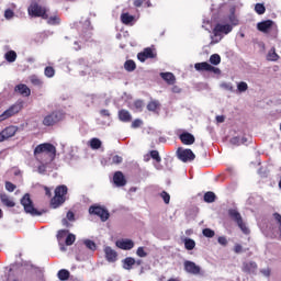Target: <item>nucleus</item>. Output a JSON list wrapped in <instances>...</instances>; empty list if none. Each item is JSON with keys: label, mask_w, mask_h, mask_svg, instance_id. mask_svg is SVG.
Listing matches in <instances>:
<instances>
[{"label": "nucleus", "mask_w": 281, "mask_h": 281, "mask_svg": "<svg viewBox=\"0 0 281 281\" xmlns=\"http://www.w3.org/2000/svg\"><path fill=\"white\" fill-rule=\"evenodd\" d=\"M157 106H159V103L157 101H151L147 104V109L149 111H157Z\"/></svg>", "instance_id": "obj_53"}, {"label": "nucleus", "mask_w": 281, "mask_h": 281, "mask_svg": "<svg viewBox=\"0 0 281 281\" xmlns=\"http://www.w3.org/2000/svg\"><path fill=\"white\" fill-rule=\"evenodd\" d=\"M46 20L48 25H60V18H58V15L47 18Z\"/></svg>", "instance_id": "obj_41"}, {"label": "nucleus", "mask_w": 281, "mask_h": 281, "mask_svg": "<svg viewBox=\"0 0 281 281\" xmlns=\"http://www.w3.org/2000/svg\"><path fill=\"white\" fill-rule=\"evenodd\" d=\"M74 243H76V235L68 234L66 236L65 245H67V247H70V245H74Z\"/></svg>", "instance_id": "obj_43"}, {"label": "nucleus", "mask_w": 281, "mask_h": 281, "mask_svg": "<svg viewBox=\"0 0 281 281\" xmlns=\"http://www.w3.org/2000/svg\"><path fill=\"white\" fill-rule=\"evenodd\" d=\"M69 276H70V273H69V270H67V269H61L57 273L58 279L61 281L69 280Z\"/></svg>", "instance_id": "obj_34"}, {"label": "nucleus", "mask_w": 281, "mask_h": 281, "mask_svg": "<svg viewBox=\"0 0 281 281\" xmlns=\"http://www.w3.org/2000/svg\"><path fill=\"white\" fill-rule=\"evenodd\" d=\"M205 203H214L216 201V194L212 191H209L204 194Z\"/></svg>", "instance_id": "obj_35"}, {"label": "nucleus", "mask_w": 281, "mask_h": 281, "mask_svg": "<svg viewBox=\"0 0 281 281\" xmlns=\"http://www.w3.org/2000/svg\"><path fill=\"white\" fill-rule=\"evenodd\" d=\"M257 30L263 34H269V32H274V34H278V25H276L273 20H266L257 23Z\"/></svg>", "instance_id": "obj_8"}, {"label": "nucleus", "mask_w": 281, "mask_h": 281, "mask_svg": "<svg viewBox=\"0 0 281 281\" xmlns=\"http://www.w3.org/2000/svg\"><path fill=\"white\" fill-rule=\"evenodd\" d=\"M89 214H93L94 216H99L103 223L109 221V211L102 206L92 205L89 207Z\"/></svg>", "instance_id": "obj_11"}, {"label": "nucleus", "mask_w": 281, "mask_h": 281, "mask_svg": "<svg viewBox=\"0 0 281 281\" xmlns=\"http://www.w3.org/2000/svg\"><path fill=\"white\" fill-rule=\"evenodd\" d=\"M63 120H65V112L63 110H55L44 116L42 124L44 126H56Z\"/></svg>", "instance_id": "obj_2"}, {"label": "nucleus", "mask_w": 281, "mask_h": 281, "mask_svg": "<svg viewBox=\"0 0 281 281\" xmlns=\"http://www.w3.org/2000/svg\"><path fill=\"white\" fill-rule=\"evenodd\" d=\"M255 12H257V14H265V12H267V8H265V4L262 3H257L255 5Z\"/></svg>", "instance_id": "obj_46"}, {"label": "nucleus", "mask_w": 281, "mask_h": 281, "mask_svg": "<svg viewBox=\"0 0 281 281\" xmlns=\"http://www.w3.org/2000/svg\"><path fill=\"white\" fill-rule=\"evenodd\" d=\"M34 157L41 164H52L56 159V146L52 143L40 144L34 149Z\"/></svg>", "instance_id": "obj_1"}, {"label": "nucleus", "mask_w": 281, "mask_h": 281, "mask_svg": "<svg viewBox=\"0 0 281 281\" xmlns=\"http://www.w3.org/2000/svg\"><path fill=\"white\" fill-rule=\"evenodd\" d=\"M22 109H23V101H16L9 109H7L3 112V114H0V122H3L4 120H8L10 117H13V115H16V113H19Z\"/></svg>", "instance_id": "obj_7"}, {"label": "nucleus", "mask_w": 281, "mask_h": 281, "mask_svg": "<svg viewBox=\"0 0 281 281\" xmlns=\"http://www.w3.org/2000/svg\"><path fill=\"white\" fill-rule=\"evenodd\" d=\"M21 205L24 209V212L26 214H30L31 216H41L43 213L36 207H34V202H32V199L30 198L29 193H25L23 198L20 201Z\"/></svg>", "instance_id": "obj_4"}, {"label": "nucleus", "mask_w": 281, "mask_h": 281, "mask_svg": "<svg viewBox=\"0 0 281 281\" xmlns=\"http://www.w3.org/2000/svg\"><path fill=\"white\" fill-rule=\"evenodd\" d=\"M134 106H135V109H137V111H142V108L144 106V102H142L139 100L135 101Z\"/></svg>", "instance_id": "obj_59"}, {"label": "nucleus", "mask_w": 281, "mask_h": 281, "mask_svg": "<svg viewBox=\"0 0 281 281\" xmlns=\"http://www.w3.org/2000/svg\"><path fill=\"white\" fill-rule=\"evenodd\" d=\"M196 71H212L213 74H221V69L210 65L207 61L196 63L194 65Z\"/></svg>", "instance_id": "obj_12"}, {"label": "nucleus", "mask_w": 281, "mask_h": 281, "mask_svg": "<svg viewBox=\"0 0 281 281\" xmlns=\"http://www.w3.org/2000/svg\"><path fill=\"white\" fill-rule=\"evenodd\" d=\"M105 260L108 262H117V251H115L113 248L110 246H105L103 248Z\"/></svg>", "instance_id": "obj_16"}, {"label": "nucleus", "mask_w": 281, "mask_h": 281, "mask_svg": "<svg viewBox=\"0 0 281 281\" xmlns=\"http://www.w3.org/2000/svg\"><path fill=\"white\" fill-rule=\"evenodd\" d=\"M83 245H86L87 249H90V251H95V249H98V246L95 245V241L90 240V239H86L83 241Z\"/></svg>", "instance_id": "obj_40"}, {"label": "nucleus", "mask_w": 281, "mask_h": 281, "mask_svg": "<svg viewBox=\"0 0 281 281\" xmlns=\"http://www.w3.org/2000/svg\"><path fill=\"white\" fill-rule=\"evenodd\" d=\"M210 63L211 65H221V55L218 54L211 55Z\"/></svg>", "instance_id": "obj_42"}, {"label": "nucleus", "mask_w": 281, "mask_h": 281, "mask_svg": "<svg viewBox=\"0 0 281 281\" xmlns=\"http://www.w3.org/2000/svg\"><path fill=\"white\" fill-rule=\"evenodd\" d=\"M142 124H144V123L142 122V120L136 119V120H134V121L132 122V128H139V126H142Z\"/></svg>", "instance_id": "obj_54"}, {"label": "nucleus", "mask_w": 281, "mask_h": 281, "mask_svg": "<svg viewBox=\"0 0 281 281\" xmlns=\"http://www.w3.org/2000/svg\"><path fill=\"white\" fill-rule=\"evenodd\" d=\"M150 157L151 159H155V161H157L158 164L161 161V156H159V151L157 150H151Z\"/></svg>", "instance_id": "obj_49"}, {"label": "nucleus", "mask_w": 281, "mask_h": 281, "mask_svg": "<svg viewBox=\"0 0 281 281\" xmlns=\"http://www.w3.org/2000/svg\"><path fill=\"white\" fill-rule=\"evenodd\" d=\"M228 216L234 221V223L237 224L239 229H241L243 234H249V228L247 227V224L243 222V215H240V212L236 209L228 210Z\"/></svg>", "instance_id": "obj_6"}, {"label": "nucleus", "mask_w": 281, "mask_h": 281, "mask_svg": "<svg viewBox=\"0 0 281 281\" xmlns=\"http://www.w3.org/2000/svg\"><path fill=\"white\" fill-rule=\"evenodd\" d=\"M89 146L90 148H92V150H100V148H102V140H100V138H91L89 142Z\"/></svg>", "instance_id": "obj_29"}, {"label": "nucleus", "mask_w": 281, "mask_h": 281, "mask_svg": "<svg viewBox=\"0 0 281 281\" xmlns=\"http://www.w3.org/2000/svg\"><path fill=\"white\" fill-rule=\"evenodd\" d=\"M115 245L119 249H123V251H131L135 247V241L133 239H119Z\"/></svg>", "instance_id": "obj_15"}, {"label": "nucleus", "mask_w": 281, "mask_h": 281, "mask_svg": "<svg viewBox=\"0 0 281 281\" xmlns=\"http://www.w3.org/2000/svg\"><path fill=\"white\" fill-rule=\"evenodd\" d=\"M19 131L18 126L14 125H10L8 127H5L4 130H2L0 133L2 134V136L5 139H10V137H14V135H16V132Z\"/></svg>", "instance_id": "obj_18"}, {"label": "nucleus", "mask_w": 281, "mask_h": 281, "mask_svg": "<svg viewBox=\"0 0 281 281\" xmlns=\"http://www.w3.org/2000/svg\"><path fill=\"white\" fill-rule=\"evenodd\" d=\"M216 122H217L218 124H223V122H225V116H224V115H217V116H216Z\"/></svg>", "instance_id": "obj_64"}, {"label": "nucleus", "mask_w": 281, "mask_h": 281, "mask_svg": "<svg viewBox=\"0 0 281 281\" xmlns=\"http://www.w3.org/2000/svg\"><path fill=\"white\" fill-rule=\"evenodd\" d=\"M4 58L7 63H14L16 60V52L9 50L4 54Z\"/></svg>", "instance_id": "obj_33"}, {"label": "nucleus", "mask_w": 281, "mask_h": 281, "mask_svg": "<svg viewBox=\"0 0 281 281\" xmlns=\"http://www.w3.org/2000/svg\"><path fill=\"white\" fill-rule=\"evenodd\" d=\"M125 71H135L137 69V65L133 61V59H128L124 64Z\"/></svg>", "instance_id": "obj_32"}, {"label": "nucleus", "mask_w": 281, "mask_h": 281, "mask_svg": "<svg viewBox=\"0 0 281 281\" xmlns=\"http://www.w3.org/2000/svg\"><path fill=\"white\" fill-rule=\"evenodd\" d=\"M231 144H233V146H240L243 144H247V137L235 136V137L231 138Z\"/></svg>", "instance_id": "obj_30"}, {"label": "nucleus", "mask_w": 281, "mask_h": 281, "mask_svg": "<svg viewBox=\"0 0 281 281\" xmlns=\"http://www.w3.org/2000/svg\"><path fill=\"white\" fill-rule=\"evenodd\" d=\"M260 273H262V276H265L266 278H269V276H271V270L269 268L261 269Z\"/></svg>", "instance_id": "obj_60"}, {"label": "nucleus", "mask_w": 281, "mask_h": 281, "mask_svg": "<svg viewBox=\"0 0 281 281\" xmlns=\"http://www.w3.org/2000/svg\"><path fill=\"white\" fill-rule=\"evenodd\" d=\"M5 190L8 192H14V190H16V186L10 181L5 182Z\"/></svg>", "instance_id": "obj_52"}, {"label": "nucleus", "mask_w": 281, "mask_h": 281, "mask_svg": "<svg viewBox=\"0 0 281 281\" xmlns=\"http://www.w3.org/2000/svg\"><path fill=\"white\" fill-rule=\"evenodd\" d=\"M123 269L126 271H131L133 269V266L135 265V258L133 257H127L122 260Z\"/></svg>", "instance_id": "obj_25"}, {"label": "nucleus", "mask_w": 281, "mask_h": 281, "mask_svg": "<svg viewBox=\"0 0 281 281\" xmlns=\"http://www.w3.org/2000/svg\"><path fill=\"white\" fill-rule=\"evenodd\" d=\"M160 77L167 85H175V82H177V78L172 72H160Z\"/></svg>", "instance_id": "obj_23"}, {"label": "nucleus", "mask_w": 281, "mask_h": 281, "mask_svg": "<svg viewBox=\"0 0 281 281\" xmlns=\"http://www.w3.org/2000/svg\"><path fill=\"white\" fill-rule=\"evenodd\" d=\"M67 186L61 184L55 189V196L50 200V205L54 210L60 207L65 203V194H67Z\"/></svg>", "instance_id": "obj_3"}, {"label": "nucleus", "mask_w": 281, "mask_h": 281, "mask_svg": "<svg viewBox=\"0 0 281 281\" xmlns=\"http://www.w3.org/2000/svg\"><path fill=\"white\" fill-rule=\"evenodd\" d=\"M202 234L205 236V238H214V236H216V233L212 231V228H204Z\"/></svg>", "instance_id": "obj_45"}, {"label": "nucleus", "mask_w": 281, "mask_h": 281, "mask_svg": "<svg viewBox=\"0 0 281 281\" xmlns=\"http://www.w3.org/2000/svg\"><path fill=\"white\" fill-rule=\"evenodd\" d=\"M184 271L191 273L192 276H199L201 273V267H199L194 261H184Z\"/></svg>", "instance_id": "obj_14"}, {"label": "nucleus", "mask_w": 281, "mask_h": 281, "mask_svg": "<svg viewBox=\"0 0 281 281\" xmlns=\"http://www.w3.org/2000/svg\"><path fill=\"white\" fill-rule=\"evenodd\" d=\"M100 115L102 117H111V112H109V110L106 109H103V110H100Z\"/></svg>", "instance_id": "obj_57"}, {"label": "nucleus", "mask_w": 281, "mask_h": 281, "mask_svg": "<svg viewBox=\"0 0 281 281\" xmlns=\"http://www.w3.org/2000/svg\"><path fill=\"white\" fill-rule=\"evenodd\" d=\"M15 93H20V95H23L24 98H30L32 94V90L25 85V83H20L15 86L14 88Z\"/></svg>", "instance_id": "obj_19"}, {"label": "nucleus", "mask_w": 281, "mask_h": 281, "mask_svg": "<svg viewBox=\"0 0 281 281\" xmlns=\"http://www.w3.org/2000/svg\"><path fill=\"white\" fill-rule=\"evenodd\" d=\"M31 85H34V87H43V80L38 78L36 75H32L30 77Z\"/></svg>", "instance_id": "obj_36"}, {"label": "nucleus", "mask_w": 281, "mask_h": 281, "mask_svg": "<svg viewBox=\"0 0 281 281\" xmlns=\"http://www.w3.org/2000/svg\"><path fill=\"white\" fill-rule=\"evenodd\" d=\"M110 160H111L110 164H115V165L122 164V161H124V159L120 155L112 156V158H110Z\"/></svg>", "instance_id": "obj_47"}, {"label": "nucleus", "mask_w": 281, "mask_h": 281, "mask_svg": "<svg viewBox=\"0 0 281 281\" xmlns=\"http://www.w3.org/2000/svg\"><path fill=\"white\" fill-rule=\"evenodd\" d=\"M247 89H249V86L247 85V82L240 81L239 83H237V91H239V93H245Z\"/></svg>", "instance_id": "obj_44"}, {"label": "nucleus", "mask_w": 281, "mask_h": 281, "mask_svg": "<svg viewBox=\"0 0 281 281\" xmlns=\"http://www.w3.org/2000/svg\"><path fill=\"white\" fill-rule=\"evenodd\" d=\"M241 271H244V273L255 274L258 271V263L255 261H246L243 263Z\"/></svg>", "instance_id": "obj_17"}, {"label": "nucleus", "mask_w": 281, "mask_h": 281, "mask_svg": "<svg viewBox=\"0 0 281 281\" xmlns=\"http://www.w3.org/2000/svg\"><path fill=\"white\" fill-rule=\"evenodd\" d=\"M172 93H181V88L179 86H173L171 88Z\"/></svg>", "instance_id": "obj_63"}, {"label": "nucleus", "mask_w": 281, "mask_h": 281, "mask_svg": "<svg viewBox=\"0 0 281 281\" xmlns=\"http://www.w3.org/2000/svg\"><path fill=\"white\" fill-rule=\"evenodd\" d=\"M180 140L186 146H192V144H194L195 142V138H194V135H192L191 133L184 132L180 134Z\"/></svg>", "instance_id": "obj_21"}, {"label": "nucleus", "mask_w": 281, "mask_h": 281, "mask_svg": "<svg viewBox=\"0 0 281 281\" xmlns=\"http://www.w3.org/2000/svg\"><path fill=\"white\" fill-rule=\"evenodd\" d=\"M278 58H280V56L278 55V53H276V48L270 49L267 55V60L276 63Z\"/></svg>", "instance_id": "obj_37"}, {"label": "nucleus", "mask_w": 281, "mask_h": 281, "mask_svg": "<svg viewBox=\"0 0 281 281\" xmlns=\"http://www.w3.org/2000/svg\"><path fill=\"white\" fill-rule=\"evenodd\" d=\"M67 234H69V231L67 229H61L57 233V240L59 245H63V239L67 238Z\"/></svg>", "instance_id": "obj_39"}, {"label": "nucleus", "mask_w": 281, "mask_h": 281, "mask_svg": "<svg viewBox=\"0 0 281 281\" xmlns=\"http://www.w3.org/2000/svg\"><path fill=\"white\" fill-rule=\"evenodd\" d=\"M182 243H184V248L187 249V251H192V249H194V247H196V241H194V239L192 238H183Z\"/></svg>", "instance_id": "obj_27"}, {"label": "nucleus", "mask_w": 281, "mask_h": 281, "mask_svg": "<svg viewBox=\"0 0 281 281\" xmlns=\"http://www.w3.org/2000/svg\"><path fill=\"white\" fill-rule=\"evenodd\" d=\"M44 76H46V78H54V76H56V70L54 67L47 66L44 69Z\"/></svg>", "instance_id": "obj_38"}, {"label": "nucleus", "mask_w": 281, "mask_h": 281, "mask_svg": "<svg viewBox=\"0 0 281 281\" xmlns=\"http://www.w3.org/2000/svg\"><path fill=\"white\" fill-rule=\"evenodd\" d=\"M178 159L180 161H183V164H188V161H194L196 159V156L192 151V149H186V148H178L177 150Z\"/></svg>", "instance_id": "obj_10"}, {"label": "nucleus", "mask_w": 281, "mask_h": 281, "mask_svg": "<svg viewBox=\"0 0 281 281\" xmlns=\"http://www.w3.org/2000/svg\"><path fill=\"white\" fill-rule=\"evenodd\" d=\"M66 218H67L68 221H74V220H75V214H74V212L69 211V212L67 213V215H66Z\"/></svg>", "instance_id": "obj_62"}, {"label": "nucleus", "mask_w": 281, "mask_h": 281, "mask_svg": "<svg viewBox=\"0 0 281 281\" xmlns=\"http://www.w3.org/2000/svg\"><path fill=\"white\" fill-rule=\"evenodd\" d=\"M222 89H226V91H234V87H232V83H221Z\"/></svg>", "instance_id": "obj_55"}, {"label": "nucleus", "mask_w": 281, "mask_h": 281, "mask_svg": "<svg viewBox=\"0 0 281 281\" xmlns=\"http://www.w3.org/2000/svg\"><path fill=\"white\" fill-rule=\"evenodd\" d=\"M46 170H47V167L45 165H40L37 168V172L40 175H45Z\"/></svg>", "instance_id": "obj_58"}, {"label": "nucleus", "mask_w": 281, "mask_h": 281, "mask_svg": "<svg viewBox=\"0 0 281 281\" xmlns=\"http://www.w3.org/2000/svg\"><path fill=\"white\" fill-rule=\"evenodd\" d=\"M234 27L229 24H216L215 27L213 29V34L215 36L216 43L223 38V34H229Z\"/></svg>", "instance_id": "obj_9"}, {"label": "nucleus", "mask_w": 281, "mask_h": 281, "mask_svg": "<svg viewBox=\"0 0 281 281\" xmlns=\"http://www.w3.org/2000/svg\"><path fill=\"white\" fill-rule=\"evenodd\" d=\"M136 255L138 258H146L148 256V252L144 250V247H138L136 250Z\"/></svg>", "instance_id": "obj_50"}, {"label": "nucleus", "mask_w": 281, "mask_h": 281, "mask_svg": "<svg viewBox=\"0 0 281 281\" xmlns=\"http://www.w3.org/2000/svg\"><path fill=\"white\" fill-rule=\"evenodd\" d=\"M234 251L235 254H240L243 251V246L240 244L235 245Z\"/></svg>", "instance_id": "obj_61"}, {"label": "nucleus", "mask_w": 281, "mask_h": 281, "mask_svg": "<svg viewBox=\"0 0 281 281\" xmlns=\"http://www.w3.org/2000/svg\"><path fill=\"white\" fill-rule=\"evenodd\" d=\"M119 120L121 122H131L133 120V116L131 115V112L128 110H120L119 111Z\"/></svg>", "instance_id": "obj_24"}, {"label": "nucleus", "mask_w": 281, "mask_h": 281, "mask_svg": "<svg viewBox=\"0 0 281 281\" xmlns=\"http://www.w3.org/2000/svg\"><path fill=\"white\" fill-rule=\"evenodd\" d=\"M114 186L117 188H122L126 186V178H124V173L122 171H116L113 176Z\"/></svg>", "instance_id": "obj_20"}, {"label": "nucleus", "mask_w": 281, "mask_h": 281, "mask_svg": "<svg viewBox=\"0 0 281 281\" xmlns=\"http://www.w3.org/2000/svg\"><path fill=\"white\" fill-rule=\"evenodd\" d=\"M4 19H7V21H10V19H14V11H12V9H7L4 11Z\"/></svg>", "instance_id": "obj_51"}, {"label": "nucleus", "mask_w": 281, "mask_h": 281, "mask_svg": "<svg viewBox=\"0 0 281 281\" xmlns=\"http://www.w3.org/2000/svg\"><path fill=\"white\" fill-rule=\"evenodd\" d=\"M0 201L5 205V207H14V205H16L14 200H12V198L8 196L7 194L0 195Z\"/></svg>", "instance_id": "obj_26"}, {"label": "nucleus", "mask_w": 281, "mask_h": 281, "mask_svg": "<svg viewBox=\"0 0 281 281\" xmlns=\"http://www.w3.org/2000/svg\"><path fill=\"white\" fill-rule=\"evenodd\" d=\"M134 20H135V16H133L128 13L121 14V21L124 25H131V23H133Z\"/></svg>", "instance_id": "obj_31"}, {"label": "nucleus", "mask_w": 281, "mask_h": 281, "mask_svg": "<svg viewBox=\"0 0 281 281\" xmlns=\"http://www.w3.org/2000/svg\"><path fill=\"white\" fill-rule=\"evenodd\" d=\"M228 21L232 25H238V18H236V7L229 9Z\"/></svg>", "instance_id": "obj_28"}, {"label": "nucleus", "mask_w": 281, "mask_h": 281, "mask_svg": "<svg viewBox=\"0 0 281 281\" xmlns=\"http://www.w3.org/2000/svg\"><path fill=\"white\" fill-rule=\"evenodd\" d=\"M160 196H161L164 203H166V205H168L170 203V194L168 192L162 191L160 193Z\"/></svg>", "instance_id": "obj_48"}, {"label": "nucleus", "mask_w": 281, "mask_h": 281, "mask_svg": "<svg viewBox=\"0 0 281 281\" xmlns=\"http://www.w3.org/2000/svg\"><path fill=\"white\" fill-rule=\"evenodd\" d=\"M217 241L220 245H223V247H225L227 245V238L225 236H220L217 238Z\"/></svg>", "instance_id": "obj_56"}, {"label": "nucleus", "mask_w": 281, "mask_h": 281, "mask_svg": "<svg viewBox=\"0 0 281 281\" xmlns=\"http://www.w3.org/2000/svg\"><path fill=\"white\" fill-rule=\"evenodd\" d=\"M49 10L46 7L40 5L36 2L30 4L27 12L30 16L48 19L49 14H47Z\"/></svg>", "instance_id": "obj_5"}, {"label": "nucleus", "mask_w": 281, "mask_h": 281, "mask_svg": "<svg viewBox=\"0 0 281 281\" xmlns=\"http://www.w3.org/2000/svg\"><path fill=\"white\" fill-rule=\"evenodd\" d=\"M78 68L80 70V76H87L89 74V65L83 58L78 59Z\"/></svg>", "instance_id": "obj_22"}, {"label": "nucleus", "mask_w": 281, "mask_h": 281, "mask_svg": "<svg viewBox=\"0 0 281 281\" xmlns=\"http://www.w3.org/2000/svg\"><path fill=\"white\" fill-rule=\"evenodd\" d=\"M157 53L150 47L145 48L142 53L137 54V58L140 63H146L148 58H155Z\"/></svg>", "instance_id": "obj_13"}]
</instances>
